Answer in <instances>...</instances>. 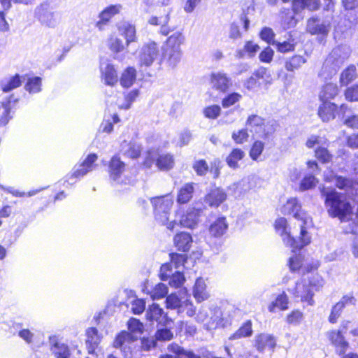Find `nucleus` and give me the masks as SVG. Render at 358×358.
Wrapping results in <instances>:
<instances>
[{"mask_svg":"<svg viewBox=\"0 0 358 358\" xmlns=\"http://www.w3.org/2000/svg\"><path fill=\"white\" fill-rule=\"evenodd\" d=\"M220 111L221 108L220 106L212 105L203 109V114L207 118L215 119L220 115Z\"/></svg>","mask_w":358,"mask_h":358,"instance_id":"nucleus-58","label":"nucleus"},{"mask_svg":"<svg viewBox=\"0 0 358 358\" xmlns=\"http://www.w3.org/2000/svg\"><path fill=\"white\" fill-rule=\"evenodd\" d=\"M173 273V266L171 264L166 263L161 266L159 271V278L162 280H168Z\"/></svg>","mask_w":358,"mask_h":358,"instance_id":"nucleus-61","label":"nucleus"},{"mask_svg":"<svg viewBox=\"0 0 358 358\" xmlns=\"http://www.w3.org/2000/svg\"><path fill=\"white\" fill-rule=\"evenodd\" d=\"M357 68L355 65H350L341 74L340 83L341 85L346 86L357 78Z\"/></svg>","mask_w":358,"mask_h":358,"instance_id":"nucleus-37","label":"nucleus"},{"mask_svg":"<svg viewBox=\"0 0 358 358\" xmlns=\"http://www.w3.org/2000/svg\"><path fill=\"white\" fill-rule=\"evenodd\" d=\"M136 78V70L134 68H127L122 74L120 84L124 87H130Z\"/></svg>","mask_w":358,"mask_h":358,"instance_id":"nucleus-49","label":"nucleus"},{"mask_svg":"<svg viewBox=\"0 0 358 358\" xmlns=\"http://www.w3.org/2000/svg\"><path fill=\"white\" fill-rule=\"evenodd\" d=\"M241 98V95L237 92H232L225 96L222 101V105L224 108H228L235 104Z\"/></svg>","mask_w":358,"mask_h":358,"instance_id":"nucleus-57","label":"nucleus"},{"mask_svg":"<svg viewBox=\"0 0 358 358\" xmlns=\"http://www.w3.org/2000/svg\"><path fill=\"white\" fill-rule=\"evenodd\" d=\"M42 79L34 76L27 79L24 89L31 94L38 93L41 91Z\"/></svg>","mask_w":358,"mask_h":358,"instance_id":"nucleus-45","label":"nucleus"},{"mask_svg":"<svg viewBox=\"0 0 358 358\" xmlns=\"http://www.w3.org/2000/svg\"><path fill=\"white\" fill-rule=\"evenodd\" d=\"M155 337L157 341H167L173 338V334L170 329L164 328L158 329L155 333Z\"/></svg>","mask_w":358,"mask_h":358,"instance_id":"nucleus-59","label":"nucleus"},{"mask_svg":"<svg viewBox=\"0 0 358 358\" xmlns=\"http://www.w3.org/2000/svg\"><path fill=\"white\" fill-rule=\"evenodd\" d=\"M119 31L121 35L125 38L127 46H129L130 43L136 41V31L134 25L129 22H124L120 26Z\"/></svg>","mask_w":358,"mask_h":358,"instance_id":"nucleus-28","label":"nucleus"},{"mask_svg":"<svg viewBox=\"0 0 358 358\" xmlns=\"http://www.w3.org/2000/svg\"><path fill=\"white\" fill-rule=\"evenodd\" d=\"M22 79L24 80L25 78L20 76L19 74H15L10 77L6 83H2V90L8 92L20 87L22 83Z\"/></svg>","mask_w":358,"mask_h":358,"instance_id":"nucleus-40","label":"nucleus"},{"mask_svg":"<svg viewBox=\"0 0 358 358\" xmlns=\"http://www.w3.org/2000/svg\"><path fill=\"white\" fill-rule=\"evenodd\" d=\"M246 126L251 133L259 137L268 140L275 131L273 121H266L257 115H251L248 117Z\"/></svg>","mask_w":358,"mask_h":358,"instance_id":"nucleus-6","label":"nucleus"},{"mask_svg":"<svg viewBox=\"0 0 358 358\" xmlns=\"http://www.w3.org/2000/svg\"><path fill=\"white\" fill-rule=\"evenodd\" d=\"M150 202L153 207L154 215L155 220L162 225H165L166 228L171 231H173L177 224L175 220L169 222V216L173 200L170 194L155 196L150 199Z\"/></svg>","mask_w":358,"mask_h":358,"instance_id":"nucleus-3","label":"nucleus"},{"mask_svg":"<svg viewBox=\"0 0 358 358\" xmlns=\"http://www.w3.org/2000/svg\"><path fill=\"white\" fill-rule=\"evenodd\" d=\"M273 45H275L278 51L282 53H286L294 50L295 45L290 41L279 42L275 41V43Z\"/></svg>","mask_w":358,"mask_h":358,"instance_id":"nucleus-63","label":"nucleus"},{"mask_svg":"<svg viewBox=\"0 0 358 358\" xmlns=\"http://www.w3.org/2000/svg\"><path fill=\"white\" fill-rule=\"evenodd\" d=\"M337 106L329 101H324L319 107L318 115L323 122H329L335 118Z\"/></svg>","mask_w":358,"mask_h":358,"instance_id":"nucleus-21","label":"nucleus"},{"mask_svg":"<svg viewBox=\"0 0 358 358\" xmlns=\"http://www.w3.org/2000/svg\"><path fill=\"white\" fill-rule=\"evenodd\" d=\"M245 156L244 152L241 149H234L229 155L227 157V163L232 169H236L238 162L243 158Z\"/></svg>","mask_w":358,"mask_h":358,"instance_id":"nucleus-46","label":"nucleus"},{"mask_svg":"<svg viewBox=\"0 0 358 358\" xmlns=\"http://www.w3.org/2000/svg\"><path fill=\"white\" fill-rule=\"evenodd\" d=\"M252 326V322L250 320H247L229 337V339L238 340L251 336L253 333Z\"/></svg>","mask_w":358,"mask_h":358,"instance_id":"nucleus-29","label":"nucleus"},{"mask_svg":"<svg viewBox=\"0 0 358 358\" xmlns=\"http://www.w3.org/2000/svg\"><path fill=\"white\" fill-rule=\"evenodd\" d=\"M306 62L307 59L306 57L302 55H295L286 59L285 68L287 71L294 72L299 69Z\"/></svg>","mask_w":358,"mask_h":358,"instance_id":"nucleus-30","label":"nucleus"},{"mask_svg":"<svg viewBox=\"0 0 358 358\" xmlns=\"http://www.w3.org/2000/svg\"><path fill=\"white\" fill-rule=\"evenodd\" d=\"M86 345L90 354H93L95 349L101 341V337L98 330L94 327H91L86 331Z\"/></svg>","mask_w":358,"mask_h":358,"instance_id":"nucleus-25","label":"nucleus"},{"mask_svg":"<svg viewBox=\"0 0 358 358\" xmlns=\"http://www.w3.org/2000/svg\"><path fill=\"white\" fill-rule=\"evenodd\" d=\"M259 36L263 41H266L268 44L273 45V43H275V40L274 39L275 34L270 27H264L261 30Z\"/></svg>","mask_w":358,"mask_h":358,"instance_id":"nucleus-55","label":"nucleus"},{"mask_svg":"<svg viewBox=\"0 0 358 358\" xmlns=\"http://www.w3.org/2000/svg\"><path fill=\"white\" fill-rule=\"evenodd\" d=\"M317 182L318 180L313 173L306 174L300 182L299 189L301 192H304L313 189L316 186Z\"/></svg>","mask_w":358,"mask_h":358,"instance_id":"nucleus-48","label":"nucleus"},{"mask_svg":"<svg viewBox=\"0 0 358 358\" xmlns=\"http://www.w3.org/2000/svg\"><path fill=\"white\" fill-rule=\"evenodd\" d=\"M282 213L285 215H292L293 217L301 221L300 225H304L306 229L312 224L311 217L301 210V206L296 198H291L281 208Z\"/></svg>","mask_w":358,"mask_h":358,"instance_id":"nucleus-7","label":"nucleus"},{"mask_svg":"<svg viewBox=\"0 0 358 358\" xmlns=\"http://www.w3.org/2000/svg\"><path fill=\"white\" fill-rule=\"evenodd\" d=\"M193 169L198 176H203L206 174L209 168L206 162L203 159H201L194 162Z\"/></svg>","mask_w":358,"mask_h":358,"instance_id":"nucleus-60","label":"nucleus"},{"mask_svg":"<svg viewBox=\"0 0 358 358\" xmlns=\"http://www.w3.org/2000/svg\"><path fill=\"white\" fill-rule=\"evenodd\" d=\"M52 354L57 358H69L70 351L66 345L59 342H55L51 348Z\"/></svg>","mask_w":358,"mask_h":358,"instance_id":"nucleus-41","label":"nucleus"},{"mask_svg":"<svg viewBox=\"0 0 358 358\" xmlns=\"http://www.w3.org/2000/svg\"><path fill=\"white\" fill-rule=\"evenodd\" d=\"M338 93V88L336 84L327 83L322 89L320 93V99L322 101H328L334 99Z\"/></svg>","mask_w":358,"mask_h":358,"instance_id":"nucleus-32","label":"nucleus"},{"mask_svg":"<svg viewBox=\"0 0 358 358\" xmlns=\"http://www.w3.org/2000/svg\"><path fill=\"white\" fill-rule=\"evenodd\" d=\"M194 189V186L192 183H187L184 186H182L178 194V203H187L192 198Z\"/></svg>","mask_w":358,"mask_h":358,"instance_id":"nucleus-35","label":"nucleus"},{"mask_svg":"<svg viewBox=\"0 0 358 358\" xmlns=\"http://www.w3.org/2000/svg\"><path fill=\"white\" fill-rule=\"evenodd\" d=\"M166 303L167 308L178 309V313L184 311V301H182L176 294L167 296Z\"/></svg>","mask_w":358,"mask_h":358,"instance_id":"nucleus-44","label":"nucleus"},{"mask_svg":"<svg viewBox=\"0 0 358 358\" xmlns=\"http://www.w3.org/2000/svg\"><path fill=\"white\" fill-rule=\"evenodd\" d=\"M227 193L219 187L211 189L204 199L205 202L210 207H218L227 199Z\"/></svg>","mask_w":358,"mask_h":358,"instance_id":"nucleus-17","label":"nucleus"},{"mask_svg":"<svg viewBox=\"0 0 358 358\" xmlns=\"http://www.w3.org/2000/svg\"><path fill=\"white\" fill-rule=\"evenodd\" d=\"M275 308H278L281 310H285L288 308V298L285 292L279 294L275 300L271 302L268 307L271 313H274Z\"/></svg>","mask_w":358,"mask_h":358,"instance_id":"nucleus-36","label":"nucleus"},{"mask_svg":"<svg viewBox=\"0 0 358 358\" xmlns=\"http://www.w3.org/2000/svg\"><path fill=\"white\" fill-rule=\"evenodd\" d=\"M315 157L322 163L325 164L329 162L332 159V155L323 146H318L315 150Z\"/></svg>","mask_w":358,"mask_h":358,"instance_id":"nucleus-50","label":"nucleus"},{"mask_svg":"<svg viewBox=\"0 0 358 358\" xmlns=\"http://www.w3.org/2000/svg\"><path fill=\"white\" fill-rule=\"evenodd\" d=\"M355 299L352 296H344L340 301H338L332 308L329 316V322L331 323L336 322L338 317L340 316L343 308L348 304H354Z\"/></svg>","mask_w":358,"mask_h":358,"instance_id":"nucleus-22","label":"nucleus"},{"mask_svg":"<svg viewBox=\"0 0 358 358\" xmlns=\"http://www.w3.org/2000/svg\"><path fill=\"white\" fill-rule=\"evenodd\" d=\"M121 151L123 155L129 158L136 159L140 156L141 148V146L136 143L130 142L127 143L124 141L121 145Z\"/></svg>","mask_w":358,"mask_h":358,"instance_id":"nucleus-31","label":"nucleus"},{"mask_svg":"<svg viewBox=\"0 0 358 358\" xmlns=\"http://www.w3.org/2000/svg\"><path fill=\"white\" fill-rule=\"evenodd\" d=\"M257 179L255 176H250L243 178L239 182H235L228 187L229 194L235 198L241 196L255 187Z\"/></svg>","mask_w":358,"mask_h":358,"instance_id":"nucleus-11","label":"nucleus"},{"mask_svg":"<svg viewBox=\"0 0 358 358\" xmlns=\"http://www.w3.org/2000/svg\"><path fill=\"white\" fill-rule=\"evenodd\" d=\"M275 345L276 338L266 333L256 335L253 341V346L259 352H263L266 349L273 350Z\"/></svg>","mask_w":358,"mask_h":358,"instance_id":"nucleus-14","label":"nucleus"},{"mask_svg":"<svg viewBox=\"0 0 358 358\" xmlns=\"http://www.w3.org/2000/svg\"><path fill=\"white\" fill-rule=\"evenodd\" d=\"M333 181L338 188L344 190L351 188L353 184L351 179L337 175L334 176Z\"/></svg>","mask_w":358,"mask_h":358,"instance_id":"nucleus-51","label":"nucleus"},{"mask_svg":"<svg viewBox=\"0 0 358 358\" xmlns=\"http://www.w3.org/2000/svg\"><path fill=\"white\" fill-rule=\"evenodd\" d=\"M168 350L176 355V358H194L196 355L192 351L186 350L176 343L168 346Z\"/></svg>","mask_w":358,"mask_h":358,"instance_id":"nucleus-38","label":"nucleus"},{"mask_svg":"<svg viewBox=\"0 0 358 358\" xmlns=\"http://www.w3.org/2000/svg\"><path fill=\"white\" fill-rule=\"evenodd\" d=\"M264 148V143L260 141H256L252 144L250 151V157L257 161L261 154L262 153Z\"/></svg>","mask_w":358,"mask_h":358,"instance_id":"nucleus-54","label":"nucleus"},{"mask_svg":"<svg viewBox=\"0 0 358 358\" xmlns=\"http://www.w3.org/2000/svg\"><path fill=\"white\" fill-rule=\"evenodd\" d=\"M192 237L187 232L178 233L173 238L174 245L178 250L182 252L189 251L192 247Z\"/></svg>","mask_w":358,"mask_h":358,"instance_id":"nucleus-19","label":"nucleus"},{"mask_svg":"<svg viewBox=\"0 0 358 358\" xmlns=\"http://www.w3.org/2000/svg\"><path fill=\"white\" fill-rule=\"evenodd\" d=\"M182 57L181 50L178 49H165L164 57L166 60L168 64L172 67H176L180 62Z\"/></svg>","mask_w":358,"mask_h":358,"instance_id":"nucleus-34","label":"nucleus"},{"mask_svg":"<svg viewBox=\"0 0 358 358\" xmlns=\"http://www.w3.org/2000/svg\"><path fill=\"white\" fill-rule=\"evenodd\" d=\"M156 164L160 170L166 171L173 168L174 164L173 157L170 154L159 155Z\"/></svg>","mask_w":358,"mask_h":358,"instance_id":"nucleus-39","label":"nucleus"},{"mask_svg":"<svg viewBox=\"0 0 358 358\" xmlns=\"http://www.w3.org/2000/svg\"><path fill=\"white\" fill-rule=\"evenodd\" d=\"M129 338V334L127 332H122L118 334L113 343V345L115 348H122L123 352L125 358H134V355L131 352H127L126 342Z\"/></svg>","mask_w":358,"mask_h":358,"instance_id":"nucleus-33","label":"nucleus"},{"mask_svg":"<svg viewBox=\"0 0 358 358\" xmlns=\"http://www.w3.org/2000/svg\"><path fill=\"white\" fill-rule=\"evenodd\" d=\"M350 55V48L345 45L333 49L323 63L320 76L325 80L335 76Z\"/></svg>","mask_w":358,"mask_h":358,"instance_id":"nucleus-2","label":"nucleus"},{"mask_svg":"<svg viewBox=\"0 0 358 358\" xmlns=\"http://www.w3.org/2000/svg\"><path fill=\"white\" fill-rule=\"evenodd\" d=\"M34 16L42 27L46 28L55 29L60 23L59 13L52 4L47 1H43L36 6Z\"/></svg>","mask_w":358,"mask_h":358,"instance_id":"nucleus-5","label":"nucleus"},{"mask_svg":"<svg viewBox=\"0 0 358 358\" xmlns=\"http://www.w3.org/2000/svg\"><path fill=\"white\" fill-rule=\"evenodd\" d=\"M327 337L339 354L345 353L348 347V343L340 331H329L327 333Z\"/></svg>","mask_w":358,"mask_h":358,"instance_id":"nucleus-20","label":"nucleus"},{"mask_svg":"<svg viewBox=\"0 0 358 358\" xmlns=\"http://www.w3.org/2000/svg\"><path fill=\"white\" fill-rule=\"evenodd\" d=\"M248 129H242L238 130V131H234L232 134V138L236 143H243L244 142L248 141L249 137L248 133Z\"/></svg>","mask_w":358,"mask_h":358,"instance_id":"nucleus-62","label":"nucleus"},{"mask_svg":"<svg viewBox=\"0 0 358 358\" xmlns=\"http://www.w3.org/2000/svg\"><path fill=\"white\" fill-rule=\"evenodd\" d=\"M228 229V224L224 217L216 219L209 227L210 234L214 237H221Z\"/></svg>","mask_w":358,"mask_h":358,"instance_id":"nucleus-26","label":"nucleus"},{"mask_svg":"<svg viewBox=\"0 0 358 358\" xmlns=\"http://www.w3.org/2000/svg\"><path fill=\"white\" fill-rule=\"evenodd\" d=\"M306 282L308 287L313 290V294L323 286V280L318 275H312Z\"/></svg>","mask_w":358,"mask_h":358,"instance_id":"nucleus-56","label":"nucleus"},{"mask_svg":"<svg viewBox=\"0 0 358 358\" xmlns=\"http://www.w3.org/2000/svg\"><path fill=\"white\" fill-rule=\"evenodd\" d=\"M17 101V99H15L13 96H11L8 101L6 103H3V107L4 108V112L0 117V126L6 125L10 119L12 118V116L10 115V109H11V103L15 104Z\"/></svg>","mask_w":358,"mask_h":358,"instance_id":"nucleus-47","label":"nucleus"},{"mask_svg":"<svg viewBox=\"0 0 358 358\" xmlns=\"http://www.w3.org/2000/svg\"><path fill=\"white\" fill-rule=\"evenodd\" d=\"M169 285L171 287L178 288L183 285L185 278L183 273L180 271H175L169 278Z\"/></svg>","mask_w":358,"mask_h":358,"instance_id":"nucleus-52","label":"nucleus"},{"mask_svg":"<svg viewBox=\"0 0 358 358\" xmlns=\"http://www.w3.org/2000/svg\"><path fill=\"white\" fill-rule=\"evenodd\" d=\"M122 9L121 5H110L103 9L99 15V20L96 22L95 27L99 30L105 29L110 19L120 13Z\"/></svg>","mask_w":358,"mask_h":358,"instance_id":"nucleus-15","label":"nucleus"},{"mask_svg":"<svg viewBox=\"0 0 358 358\" xmlns=\"http://www.w3.org/2000/svg\"><path fill=\"white\" fill-rule=\"evenodd\" d=\"M210 83L213 88L220 92H226L231 85V78L220 71L210 75Z\"/></svg>","mask_w":358,"mask_h":358,"instance_id":"nucleus-16","label":"nucleus"},{"mask_svg":"<svg viewBox=\"0 0 358 358\" xmlns=\"http://www.w3.org/2000/svg\"><path fill=\"white\" fill-rule=\"evenodd\" d=\"M185 39L184 36L180 32H175L170 36L166 41V49H178L180 50V45L183 43Z\"/></svg>","mask_w":358,"mask_h":358,"instance_id":"nucleus-42","label":"nucleus"},{"mask_svg":"<svg viewBox=\"0 0 358 358\" xmlns=\"http://www.w3.org/2000/svg\"><path fill=\"white\" fill-rule=\"evenodd\" d=\"M275 228L276 231L282 237V240L286 245H289L294 250H300L310 243V236H309L304 225H300V236L296 240L291 236L287 230V220L284 217H280L275 220Z\"/></svg>","mask_w":358,"mask_h":358,"instance_id":"nucleus-4","label":"nucleus"},{"mask_svg":"<svg viewBox=\"0 0 358 358\" xmlns=\"http://www.w3.org/2000/svg\"><path fill=\"white\" fill-rule=\"evenodd\" d=\"M289 291L295 298L299 299L303 302H307L308 305H313V290L308 287L306 280L304 279L300 282H297L294 287L289 289Z\"/></svg>","mask_w":358,"mask_h":358,"instance_id":"nucleus-13","label":"nucleus"},{"mask_svg":"<svg viewBox=\"0 0 358 358\" xmlns=\"http://www.w3.org/2000/svg\"><path fill=\"white\" fill-rule=\"evenodd\" d=\"M102 78L108 85H113L117 82V74L113 66L107 62H102L100 64Z\"/></svg>","mask_w":358,"mask_h":358,"instance_id":"nucleus-18","label":"nucleus"},{"mask_svg":"<svg viewBox=\"0 0 358 358\" xmlns=\"http://www.w3.org/2000/svg\"><path fill=\"white\" fill-rule=\"evenodd\" d=\"M159 57V47L155 42H150L143 45L138 54L139 64L141 66H151Z\"/></svg>","mask_w":358,"mask_h":358,"instance_id":"nucleus-9","label":"nucleus"},{"mask_svg":"<svg viewBox=\"0 0 358 358\" xmlns=\"http://www.w3.org/2000/svg\"><path fill=\"white\" fill-rule=\"evenodd\" d=\"M146 319L150 322L156 321L158 323H163L166 320V315L159 305L153 303L149 306L146 311Z\"/></svg>","mask_w":358,"mask_h":358,"instance_id":"nucleus-27","label":"nucleus"},{"mask_svg":"<svg viewBox=\"0 0 358 358\" xmlns=\"http://www.w3.org/2000/svg\"><path fill=\"white\" fill-rule=\"evenodd\" d=\"M203 214V208L195 206L189 207L185 213H184L180 217L179 221H177V225L188 229H194L197 227L200 217Z\"/></svg>","mask_w":358,"mask_h":358,"instance_id":"nucleus-8","label":"nucleus"},{"mask_svg":"<svg viewBox=\"0 0 358 358\" xmlns=\"http://www.w3.org/2000/svg\"><path fill=\"white\" fill-rule=\"evenodd\" d=\"M212 315L210 317L208 326L210 329H216L220 327H224L223 320L222 318V313L220 308H215L210 310Z\"/></svg>","mask_w":358,"mask_h":358,"instance_id":"nucleus-43","label":"nucleus"},{"mask_svg":"<svg viewBox=\"0 0 358 358\" xmlns=\"http://www.w3.org/2000/svg\"><path fill=\"white\" fill-rule=\"evenodd\" d=\"M193 296L198 303H201L209 298V294L206 290V285L203 278L196 279L194 288Z\"/></svg>","mask_w":358,"mask_h":358,"instance_id":"nucleus-24","label":"nucleus"},{"mask_svg":"<svg viewBox=\"0 0 358 358\" xmlns=\"http://www.w3.org/2000/svg\"><path fill=\"white\" fill-rule=\"evenodd\" d=\"M96 159L97 155L96 154L89 155L82 164L74 166L73 173L71 176H67L66 182L72 185L75 182L73 181L74 178L83 177L88 172L92 171L94 168V163Z\"/></svg>","mask_w":358,"mask_h":358,"instance_id":"nucleus-12","label":"nucleus"},{"mask_svg":"<svg viewBox=\"0 0 358 358\" xmlns=\"http://www.w3.org/2000/svg\"><path fill=\"white\" fill-rule=\"evenodd\" d=\"M322 197L327 213L331 217H338L341 222H347L352 215V207L346 196L334 188L320 187Z\"/></svg>","mask_w":358,"mask_h":358,"instance_id":"nucleus-1","label":"nucleus"},{"mask_svg":"<svg viewBox=\"0 0 358 358\" xmlns=\"http://www.w3.org/2000/svg\"><path fill=\"white\" fill-rule=\"evenodd\" d=\"M126 170V164L117 155L113 156L108 164L109 178L114 182L122 184L125 182L124 173Z\"/></svg>","mask_w":358,"mask_h":358,"instance_id":"nucleus-10","label":"nucleus"},{"mask_svg":"<svg viewBox=\"0 0 358 358\" xmlns=\"http://www.w3.org/2000/svg\"><path fill=\"white\" fill-rule=\"evenodd\" d=\"M168 287L164 283L157 284L152 290V297L153 299H159L166 296L168 294Z\"/></svg>","mask_w":358,"mask_h":358,"instance_id":"nucleus-53","label":"nucleus"},{"mask_svg":"<svg viewBox=\"0 0 358 358\" xmlns=\"http://www.w3.org/2000/svg\"><path fill=\"white\" fill-rule=\"evenodd\" d=\"M345 98L350 101H358V85L348 87L345 92Z\"/></svg>","mask_w":358,"mask_h":358,"instance_id":"nucleus-64","label":"nucleus"},{"mask_svg":"<svg viewBox=\"0 0 358 358\" xmlns=\"http://www.w3.org/2000/svg\"><path fill=\"white\" fill-rule=\"evenodd\" d=\"M307 30L311 34H327L326 24L317 17H312L307 22Z\"/></svg>","mask_w":358,"mask_h":358,"instance_id":"nucleus-23","label":"nucleus"}]
</instances>
